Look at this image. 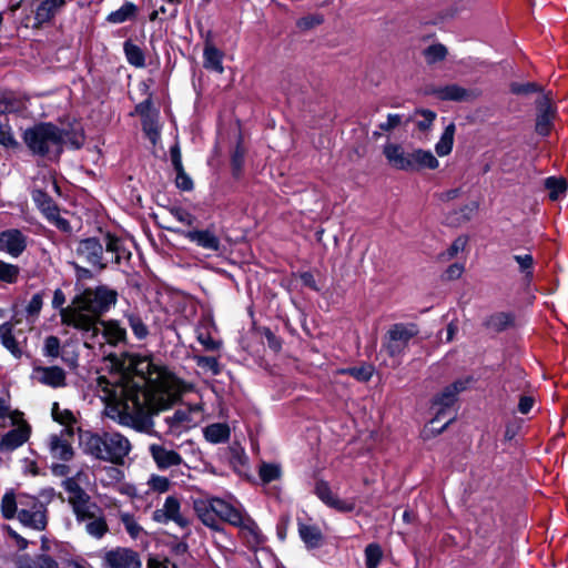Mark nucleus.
I'll return each mask as SVG.
<instances>
[{
	"instance_id": "63",
	"label": "nucleus",
	"mask_w": 568,
	"mask_h": 568,
	"mask_svg": "<svg viewBox=\"0 0 568 568\" xmlns=\"http://www.w3.org/2000/svg\"><path fill=\"white\" fill-rule=\"evenodd\" d=\"M104 246H105L106 252L115 254V257H114L115 262H119L120 251H121V241L118 237L108 234L105 236Z\"/></svg>"
},
{
	"instance_id": "45",
	"label": "nucleus",
	"mask_w": 568,
	"mask_h": 568,
	"mask_svg": "<svg viewBox=\"0 0 568 568\" xmlns=\"http://www.w3.org/2000/svg\"><path fill=\"white\" fill-rule=\"evenodd\" d=\"M383 552L378 545L369 544L365 549L367 568H376L381 564Z\"/></svg>"
},
{
	"instance_id": "46",
	"label": "nucleus",
	"mask_w": 568,
	"mask_h": 568,
	"mask_svg": "<svg viewBox=\"0 0 568 568\" xmlns=\"http://www.w3.org/2000/svg\"><path fill=\"white\" fill-rule=\"evenodd\" d=\"M467 244V237L459 236L457 237L452 245L447 248L446 252L440 254V260L446 262L454 258L459 252L464 251Z\"/></svg>"
},
{
	"instance_id": "8",
	"label": "nucleus",
	"mask_w": 568,
	"mask_h": 568,
	"mask_svg": "<svg viewBox=\"0 0 568 568\" xmlns=\"http://www.w3.org/2000/svg\"><path fill=\"white\" fill-rule=\"evenodd\" d=\"M418 334L416 324H394L387 332L385 349L390 356L400 355L407 347L408 342Z\"/></svg>"
},
{
	"instance_id": "2",
	"label": "nucleus",
	"mask_w": 568,
	"mask_h": 568,
	"mask_svg": "<svg viewBox=\"0 0 568 568\" xmlns=\"http://www.w3.org/2000/svg\"><path fill=\"white\" fill-rule=\"evenodd\" d=\"M116 303V292L104 286L87 288L77 294L72 303L60 311L61 322L94 338L99 335L100 317Z\"/></svg>"
},
{
	"instance_id": "16",
	"label": "nucleus",
	"mask_w": 568,
	"mask_h": 568,
	"mask_svg": "<svg viewBox=\"0 0 568 568\" xmlns=\"http://www.w3.org/2000/svg\"><path fill=\"white\" fill-rule=\"evenodd\" d=\"M149 453L156 467L161 470L180 466L183 463V458L178 452L164 445L151 444L149 446Z\"/></svg>"
},
{
	"instance_id": "7",
	"label": "nucleus",
	"mask_w": 568,
	"mask_h": 568,
	"mask_svg": "<svg viewBox=\"0 0 568 568\" xmlns=\"http://www.w3.org/2000/svg\"><path fill=\"white\" fill-rule=\"evenodd\" d=\"M217 521H225L241 529L250 542L262 541V534L257 524L247 515L242 514L223 499L217 498Z\"/></svg>"
},
{
	"instance_id": "36",
	"label": "nucleus",
	"mask_w": 568,
	"mask_h": 568,
	"mask_svg": "<svg viewBox=\"0 0 568 568\" xmlns=\"http://www.w3.org/2000/svg\"><path fill=\"white\" fill-rule=\"evenodd\" d=\"M513 323V316L508 313H497L491 315L487 322L486 325L488 328L500 332L506 329L508 326H510Z\"/></svg>"
},
{
	"instance_id": "32",
	"label": "nucleus",
	"mask_w": 568,
	"mask_h": 568,
	"mask_svg": "<svg viewBox=\"0 0 568 568\" xmlns=\"http://www.w3.org/2000/svg\"><path fill=\"white\" fill-rule=\"evenodd\" d=\"M119 519L131 538L138 539L146 535L144 528L140 525V523L132 514L126 511H120Z\"/></svg>"
},
{
	"instance_id": "18",
	"label": "nucleus",
	"mask_w": 568,
	"mask_h": 568,
	"mask_svg": "<svg viewBox=\"0 0 568 568\" xmlns=\"http://www.w3.org/2000/svg\"><path fill=\"white\" fill-rule=\"evenodd\" d=\"M383 154L394 169L410 171L412 151H406L403 145L398 143H387L384 145Z\"/></svg>"
},
{
	"instance_id": "11",
	"label": "nucleus",
	"mask_w": 568,
	"mask_h": 568,
	"mask_svg": "<svg viewBox=\"0 0 568 568\" xmlns=\"http://www.w3.org/2000/svg\"><path fill=\"white\" fill-rule=\"evenodd\" d=\"M73 428H63L60 434H52L48 439V447L52 458L69 462L74 452L71 445Z\"/></svg>"
},
{
	"instance_id": "55",
	"label": "nucleus",
	"mask_w": 568,
	"mask_h": 568,
	"mask_svg": "<svg viewBox=\"0 0 568 568\" xmlns=\"http://www.w3.org/2000/svg\"><path fill=\"white\" fill-rule=\"evenodd\" d=\"M142 126L150 141L155 143L159 138V130L154 115L143 119Z\"/></svg>"
},
{
	"instance_id": "50",
	"label": "nucleus",
	"mask_w": 568,
	"mask_h": 568,
	"mask_svg": "<svg viewBox=\"0 0 568 568\" xmlns=\"http://www.w3.org/2000/svg\"><path fill=\"white\" fill-rule=\"evenodd\" d=\"M1 511L4 518L11 519L17 513V501L13 494H6L1 501Z\"/></svg>"
},
{
	"instance_id": "38",
	"label": "nucleus",
	"mask_w": 568,
	"mask_h": 568,
	"mask_svg": "<svg viewBox=\"0 0 568 568\" xmlns=\"http://www.w3.org/2000/svg\"><path fill=\"white\" fill-rule=\"evenodd\" d=\"M48 207L44 209V214L47 217L52 221L60 230L68 232L70 231L69 222L61 217L57 206L52 203V201H47Z\"/></svg>"
},
{
	"instance_id": "35",
	"label": "nucleus",
	"mask_w": 568,
	"mask_h": 568,
	"mask_svg": "<svg viewBox=\"0 0 568 568\" xmlns=\"http://www.w3.org/2000/svg\"><path fill=\"white\" fill-rule=\"evenodd\" d=\"M136 10L138 9L134 3L126 1L121 6V8L112 11L106 19L111 23H122L134 17Z\"/></svg>"
},
{
	"instance_id": "13",
	"label": "nucleus",
	"mask_w": 568,
	"mask_h": 568,
	"mask_svg": "<svg viewBox=\"0 0 568 568\" xmlns=\"http://www.w3.org/2000/svg\"><path fill=\"white\" fill-rule=\"evenodd\" d=\"M75 253L78 258L91 266H97L100 270L105 267L102 262L103 245L95 239L81 241L75 248Z\"/></svg>"
},
{
	"instance_id": "21",
	"label": "nucleus",
	"mask_w": 568,
	"mask_h": 568,
	"mask_svg": "<svg viewBox=\"0 0 568 568\" xmlns=\"http://www.w3.org/2000/svg\"><path fill=\"white\" fill-rule=\"evenodd\" d=\"M179 232L191 242L206 251L217 252L221 247V241L219 236L211 230H192L187 232Z\"/></svg>"
},
{
	"instance_id": "6",
	"label": "nucleus",
	"mask_w": 568,
	"mask_h": 568,
	"mask_svg": "<svg viewBox=\"0 0 568 568\" xmlns=\"http://www.w3.org/2000/svg\"><path fill=\"white\" fill-rule=\"evenodd\" d=\"M465 388L466 383L457 381L445 387L442 393L435 397L434 407H436V413L429 425L423 430L425 438L440 434L455 419V413L450 410V407L454 405L457 394Z\"/></svg>"
},
{
	"instance_id": "44",
	"label": "nucleus",
	"mask_w": 568,
	"mask_h": 568,
	"mask_svg": "<svg viewBox=\"0 0 568 568\" xmlns=\"http://www.w3.org/2000/svg\"><path fill=\"white\" fill-rule=\"evenodd\" d=\"M245 149L239 143L231 156L232 172L239 178L244 164Z\"/></svg>"
},
{
	"instance_id": "40",
	"label": "nucleus",
	"mask_w": 568,
	"mask_h": 568,
	"mask_svg": "<svg viewBox=\"0 0 568 568\" xmlns=\"http://www.w3.org/2000/svg\"><path fill=\"white\" fill-rule=\"evenodd\" d=\"M126 320L132 332L139 339H143L148 336L149 329L139 315L130 313L126 315Z\"/></svg>"
},
{
	"instance_id": "53",
	"label": "nucleus",
	"mask_w": 568,
	"mask_h": 568,
	"mask_svg": "<svg viewBox=\"0 0 568 568\" xmlns=\"http://www.w3.org/2000/svg\"><path fill=\"white\" fill-rule=\"evenodd\" d=\"M19 274L18 266L0 261V281L12 283Z\"/></svg>"
},
{
	"instance_id": "9",
	"label": "nucleus",
	"mask_w": 568,
	"mask_h": 568,
	"mask_svg": "<svg viewBox=\"0 0 568 568\" xmlns=\"http://www.w3.org/2000/svg\"><path fill=\"white\" fill-rule=\"evenodd\" d=\"M18 519L23 526L43 530L47 527L45 506L36 498H30L26 507L18 510Z\"/></svg>"
},
{
	"instance_id": "4",
	"label": "nucleus",
	"mask_w": 568,
	"mask_h": 568,
	"mask_svg": "<svg viewBox=\"0 0 568 568\" xmlns=\"http://www.w3.org/2000/svg\"><path fill=\"white\" fill-rule=\"evenodd\" d=\"M85 454L116 465H123L131 452L130 440L118 432L90 433L81 436Z\"/></svg>"
},
{
	"instance_id": "37",
	"label": "nucleus",
	"mask_w": 568,
	"mask_h": 568,
	"mask_svg": "<svg viewBox=\"0 0 568 568\" xmlns=\"http://www.w3.org/2000/svg\"><path fill=\"white\" fill-rule=\"evenodd\" d=\"M545 186L549 190V197L556 201L567 190V182L562 178L550 176L545 180Z\"/></svg>"
},
{
	"instance_id": "54",
	"label": "nucleus",
	"mask_w": 568,
	"mask_h": 568,
	"mask_svg": "<svg viewBox=\"0 0 568 568\" xmlns=\"http://www.w3.org/2000/svg\"><path fill=\"white\" fill-rule=\"evenodd\" d=\"M510 91L515 94L527 95V94H530L534 92H541L542 89L534 82H527V83L514 82L510 84Z\"/></svg>"
},
{
	"instance_id": "28",
	"label": "nucleus",
	"mask_w": 568,
	"mask_h": 568,
	"mask_svg": "<svg viewBox=\"0 0 568 568\" xmlns=\"http://www.w3.org/2000/svg\"><path fill=\"white\" fill-rule=\"evenodd\" d=\"M298 534L307 548H317L323 542V534L315 525L298 523Z\"/></svg>"
},
{
	"instance_id": "41",
	"label": "nucleus",
	"mask_w": 568,
	"mask_h": 568,
	"mask_svg": "<svg viewBox=\"0 0 568 568\" xmlns=\"http://www.w3.org/2000/svg\"><path fill=\"white\" fill-rule=\"evenodd\" d=\"M124 51H125L128 61L132 65H135L139 68L144 65V54L138 45L126 42L124 44Z\"/></svg>"
},
{
	"instance_id": "64",
	"label": "nucleus",
	"mask_w": 568,
	"mask_h": 568,
	"mask_svg": "<svg viewBox=\"0 0 568 568\" xmlns=\"http://www.w3.org/2000/svg\"><path fill=\"white\" fill-rule=\"evenodd\" d=\"M514 260L518 263L521 272H528L534 264V258L530 254L514 255Z\"/></svg>"
},
{
	"instance_id": "57",
	"label": "nucleus",
	"mask_w": 568,
	"mask_h": 568,
	"mask_svg": "<svg viewBox=\"0 0 568 568\" xmlns=\"http://www.w3.org/2000/svg\"><path fill=\"white\" fill-rule=\"evenodd\" d=\"M149 486L158 491L165 493L169 490L170 481L166 477L160 475H152L148 481Z\"/></svg>"
},
{
	"instance_id": "22",
	"label": "nucleus",
	"mask_w": 568,
	"mask_h": 568,
	"mask_svg": "<svg viewBox=\"0 0 568 568\" xmlns=\"http://www.w3.org/2000/svg\"><path fill=\"white\" fill-rule=\"evenodd\" d=\"M0 248L19 256L26 248V239L19 230H7L0 234Z\"/></svg>"
},
{
	"instance_id": "15",
	"label": "nucleus",
	"mask_w": 568,
	"mask_h": 568,
	"mask_svg": "<svg viewBox=\"0 0 568 568\" xmlns=\"http://www.w3.org/2000/svg\"><path fill=\"white\" fill-rule=\"evenodd\" d=\"M432 93L444 101H473L480 95L478 89H466L458 84H448L432 90Z\"/></svg>"
},
{
	"instance_id": "29",
	"label": "nucleus",
	"mask_w": 568,
	"mask_h": 568,
	"mask_svg": "<svg viewBox=\"0 0 568 568\" xmlns=\"http://www.w3.org/2000/svg\"><path fill=\"white\" fill-rule=\"evenodd\" d=\"M68 501L72 506L77 517L84 516L88 509L95 508L94 505L90 504V496L82 488L75 493L69 494Z\"/></svg>"
},
{
	"instance_id": "25",
	"label": "nucleus",
	"mask_w": 568,
	"mask_h": 568,
	"mask_svg": "<svg viewBox=\"0 0 568 568\" xmlns=\"http://www.w3.org/2000/svg\"><path fill=\"white\" fill-rule=\"evenodd\" d=\"M65 4V0H40L36 8L34 24L39 29L48 22L55 12Z\"/></svg>"
},
{
	"instance_id": "27",
	"label": "nucleus",
	"mask_w": 568,
	"mask_h": 568,
	"mask_svg": "<svg viewBox=\"0 0 568 568\" xmlns=\"http://www.w3.org/2000/svg\"><path fill=\"white\" fill-rule=\"evenodd\" d=\"M439 165L438 160L429 150L414 149L410 156V171L422 169L435 170Z\"/></svg>"
},
{
	"instance_id": "19",
	"label": "nucleus",
	"mask_w": 568,
	"mask_h": 568,
	"mask_svg": "<svg viewBox=\"0 0 568 568\" xmlns=\"http://www.w3.org/2000/svg\"><path fill=\"white\" fill-rule=\"evenodd\" d=\"M32 376L39 383L53 388L63 387L65 385V373L59 366L34 367Z\"/></svg>"
},
{
	"instance_id": "24",
	"label": "nucleus",
	"mask_w": 568,
	"mask_h": 568,
	"mask_svg": "<svg viewBox=\"0 0 568 568\" xmlns=\"http://www.w3.org/2000/svg\"><path fill=\"white\" fill-rule=\"evenodd\" d=\"M197 413L199 408L196 407L179 408L178 410L174 412L172 416H168L165 418V422L169 425V429L171 432H179L182 428H186L191 424L195 423L194 414Z\"/></svg>"
},
{
	"instance_id": "34",
	"label": "nucleus",
	"mask_w": 568,
	"mask_h": 568,
	"mask_svg": "<svg viewBox=\"0 0 568 568\" xmlns=\"http://www.w3.org/2000/svg\"><path fill=\"white\" fill-rule=\"evenodd\" d=\"M204 436L211 443H223L229 439L230 428L225 424H212L205 428Z\"/></svg>"
},
{
	"instance_id": "30",
	"label": "nucleus",
	"mask_w": 568,
	"mask_h": 568,
	"mask_svg": "<svg viewBox=\"0 0 568 568\" xmlns=\"http://www.w3.org/2000/svg\"><path fill=\"white\" fill-rule=\"evenodd\" d=\"M204 68L215 71L217 73L223 72L222 57L223 53L215 48L212 43H206L204 48Z\"/></svg>"
},
{
	"instance_id": "10",
	"label": "nucleus",
	"mask_w": 568,
	"mask_h": 568,
	"mask_svg": "<svg viewBox=\"0 0 568 568\" xmlns=\"http://www.w3.org/2000/svg\"><path fill=\"white\" fill-rule=\"evenodd\" d=\"M102 559L110 568H140L142 565L138 552L125 547L104 550Z\"/></svg>"
},
{
	"instance_id": "17",
	"label": "nucleus",
	"mask_w": 568,
	"mask_h": 568,
	"mask_svg": "<svg viewBox=\"0 0 568 568\" xmlns=\"http://www.w3.org/2000/svg\"><path fill=\"white\" fill-rule=\"evenodd\" d=\"M153 520L161 524L172 520L180 527L189 525V520L180 514L179 500L173 496L166 497L163 507L153 513Z\"/></svg>"
},
{
	"instance_id": "14",
	"label": "nucleus",
	"mask_w": 568,
	"mask_h": 568,
	"mask_svg": "<svg viewBox=\"0 0 568 568\" xmlns=\"http://www.w3.org/2000/svg\"><path fill=\"white\" fill-rule=\"evenodd\" d=\"M217 498H194L193 508L199 519L203 525L213 529L220 530V524L217 521Z\"/></svg>"
},
{
	"instance_id": "20",
	"label": "nucleus",
	"mask_w": 568,
	"mask_h": 568,
	"mask_svg": "<svg viewBox=\"0 0 568 568\" xmlns=\"http://www.w3.org/2000/svg\"><path fill=\"white\" fill-rule=\"evenodd\" d=\"M315 494L327 506L343 513L352 511L355 508L353 501L342 500L333 494L325 481H318L315 486Z\"/></svg>"
},
{
	"instance_id": "33",
	"label": "nucleus",
	"mask_w": 568,
	"mask_h": 568,
	"mask_svg": "<svg viewBox=\"0 0 568 568\" xmlns=\"http://www.w3.org/2000/svg\"><path fill=\"white\" fill-rule=\"evenodd\" d=\"M455 131L456 126L454 123H449L445 128L439 141L435 145L436 153L439 156H446L452 152Z\"/></svg>"
},
{
	"instance_id": "3",
	"label": "nucleus",
	"mask_w": 568,
	"mask_h": 568,
	"mask_svg": "<svg viewBox=\"0 0 568 568\" xmlns=\"http://www.w3.org/2000/svg\"><path fill=\"white\" fill-rule=\"evenodd\" d=\"M23 139L33 154L42 156H58L62 152L63 145L79 149L84 141L80 130L73 129L68 132L52 123H40L27 129Z\"/></svg>"
},
{
	"instance_id": "52",
	"label": "nucleus",
	"mask_w": 568,
	"mask_h": 568,
	"mask_svg": "<svg viewBox=\"0 0 568 568\" xmlns=\"http://www.w3.org/2000/svg\"><path fill=\"white\" fill-rule=\"evenodd\" d=\"M415 114H419L423 116V120H418L416 122L417 124V128L420 130V131H427L429 130V128L432 126L434 120L436 119V113L432 110H427V109H418L415 111Z\"/></svg>"
},
{
	"instance_id": "5",
	"label": "nucleus",
	"mask_w": 568,
	"mask_h": 568,
	"mask_svg": "<svg viewBox=\"0 0 568 568\" xmlns=\"http://www.w3.org/2000/svg\"><path fill=\"white\" fill-rule=\"evenodd\" d=\"M43 305V294L37 293L32 296L26 307L28 318L23 321L16 313L12 321L0 325V341L1 344L16 357L20 358L22 355V344L26 343V332L31 331L34 318L39 315Z\"/></svg>"
},
{
	"instance_id": "42",
	"label": "nucleus",
	"mask_w": 568,
	"mask_h": 568,
	"mask_svg": "<svg viewBox=\"0 0 568 568\" xmlns=\"http://www.w3.org/2000/svg\"><path fill=\"white\" fill-rule=\"evenodd\" d=\"M342 373L349 374L358 382H367L373 376L374 367L372 365L365 364L357 367L343 369Z\"/></svg>"
},
{
	"instance_id": "51",
	"label": "nucleus",
	"mask_w": 568,
	"mask_h": 568,
	"mask_svg": "<svg viewBox=\"0 0 568 568\" xmlns=\"http://www.w3.org/2000/svg\"><path fill=\"white\" fill-rule=\"evenodd\" d=\"M43 355L53 358L60 355V339L57 336L51 335L45 337Z\"/></svg>"
},
{
	"instance_id": "58",
	"label": "nucleus",
	"mask_w": 568,
	"mask_h": 568,
	"mask_svg": "<svg viewBox=\"0 0 568 568\" xmlns=\"http://www.w3.org/2000/svg\"><path fill=\"white\" fill-rule=\"evenodd\" d=\"M197 364L201 368L211 372L213 375H217L221 372L220 364L215 357H200Z\"/></svg>"
},
{
	"instance_id": "48",
	"label": "nucleus",
	"mask_w": 568,
	"mask_h": 568,
	"mask_svg": "<svg viewBox=\"0 0 568 568\" xmlns=\"http://www.w3.org/2000/svg\"><path fill=\"white\" fill-rule=\"evenodd\" d=\"M52 416L53 419L63 425L64 428H73L72 423L74 422V417L72 413L69 410H60L57 403L53 404Z\"/></svg>"
},
{
	"instance_id": "49",
	"label": "nucleus",
	"mask_w": 568,
	"mask_h": 568,
	"mask_svg": "<svg viewBox=\"0 0 568 568\" xmlns=\"http://www.w3.org/2000/svg\"><path fill=\"white\" fill-rule=\"evenodd\" d=\"M446 54L447 49L440 43L433 44L425 50V57L428 63L440 61L446 57Z\"/></svg>"
},
{
	"instance_id": "59",
	"label": "nucleus",
	"mask_w": 568,
	"mask_h": 568,
	"mask_svg": "<svg viewBox=\"0 0 568 568\" xmlns=\"http://www.w3.org/2000/svg\"><path fill=\"white\" fill-rule=\"evenodd\" d=\"M323 22L322 16L311 14L297 20L296 24L301 30H310Z\"/></svg>"
},
{
	"instance_id": "43",
	"label": "nucleus",
	"mask_w": 568,
	"mask_h": 568,
	"mask_svg": "<svg viewBox=\"0 0 568 568\" xmlns=\"http://www.w3.org/2000/svg\"><path fill=\"white\" fill-rule=\"evenodd\" d=\"M258 474L262 481L267 484L280 478L281 468L278 465L264 463L260 466Z\"/></svg>"
},
{
	"instance_id": "12",
	"label": "nucleus",
	"mask_w": 568,
	"mask_h": 568,
	"mask_svg": "<svg viewBox=\"0 0 568 568\" xmlns=\"http://www.w3.org/2000/svg\"><path fill=\"white\" fill-rule=\"evenodd\" d=\"M536 132L540 135H548L556 116V106L551 102L549 93L541 94L537 101Z\"/></svg>"
},
{
	"instance_id": "26",
	"label": "nucleus",
	"mask_w": 568,
	"mask_h": 568,
	"mask_svg": "<svg viewBox=\"0 0 568 568\" xmlns=\"http://www.w3.org/2000/svg\"><path fill=\"white\" fill-rule=\"evenodd\" d=\"M77 519L85 524V531L94 538H102L109 530L104 517L97 516L91 509H88L84 516L77 517Z\"/></svg>"
},
{
	"instance_id": "39",
	"label": "nucleus",
	"mask_w": 568,
	"mask_h": 568,
	"mask_svg": "<svg viewBox=\"0 0 568 568\" xmlns=\"http://www.w3.org/2000/svg\"><path fill=\"white\" fill-rule=\"evenodd\" d=\"M414 118L413 116H404L402 114H393V113H389L387 115V119L385 122H382L378 128L382 130V131H385V132H389V131H393L395 130L396 128L400 126L402 124H406L410 121H413Z\"/></svg>"
},
{
	"instance_id": "47",
	"label": "nucleus",
	"mask_w": 568,
	"mask_h": 568,
	"mask_svg": "<svg viewBox=\"0 0 568 568\" xmlns=\"http://www.w3.org/2000/svg\"><path fill=\"white\" fill-rule=\"evenodd\" d=\"M176 14V4H169L168 7L162 4L159 7V9L151 12L150 20L155 21L156 19H175Z\"/></svg>"
},
{
	"instance_id": "23",
	"label": "nucleus",
	"mask_w": 568,
	"mask_h": 568,
	"mask_svg": "<svg viewBox=\"0 0 568 568\" xmlns=\"http://www.w3.org/2000/svg\"><path fill=\"white\" fill-rule=\"evenodd\" d=\"M29 435V426L26 423H22L17 428L10 430L2 437L0 442V449L8 452L14 450L28 440Z\"/></svg>"
},
{
	"instance_id": "61",
	"label": "nucleus",
	"mask_w": 568,
	"mask_h": 568,
	"mask_svg": "<svg viewBox=\"0 0 568 568\" xmlns=\"http://www.w3.org/2000/svg\"><path fill=\"white\" fill-rule=\"evenodd\" d=\"M477 204L475 202H471L469 204H466L465 206H463L460 209L459 212H456L455 214L458 215L460 214V216H456L454 222L456 223H464V222H467L470 220V217L475 214V212L477 211Z\"/></svg>"
},
{
	"instance_id": "1",
	"label": "nucleus",
	"mask_w": 568,
	"mask_h": 568,
	"mask_svg": "<svg viewBox=\"0 0 568 568\" xmlns=\"http://www.w3.org/2000/svg\"><path fill=\"white\" fill-rule=\"evenodd\" d=\"M125 371L121 383L99 377V386L119 409L122 424L150 433L154 425L151 415L170 408L180 398L183 384L146 356L131 355Z\"/></svg>"
},
{
	"instance_id": "62",
	"label": "nucleus",
	"mask_w": 568,
	"mask_h": 568,
	"mask_svg": "<svg viewBox=\"0 0 568 568\" xmlns=\"http://www.w3.org/2000/svg\"><path fill=\"white\" fill-rule=\"evenodd\" d=\"M176 172V186L183 191H191L193 189L192 179L185 173L184 168L175 170Z\"/></svg>"
},
{
	"instance_id": "60",
	"label": "nucleus",
	"mask_w": 568,
	"mask_h": 568,
	"mask_svg": "<svg viewBox=\"0 0 568 568\" xmlns=\"http://www.w3.org/2000/svg\"><path fill=\"white\" fill-rule=\"evenodd\" d=\"M170 213L176 221L189 226L193 225L195 221V217L192 214L181 207H172Z\"/></svg>"
},
{
	"instance_id": "56",
	"label": "nucleus",
	"mask_w": 568,
	"mask_h": 568,
	"mask_svg": "<svg viewBox=\"0 0 568 568\" xmlns=\"http://www.w3.org/2000/svg\"><path fill=\"white\" fill-rule=\"evenodd\" d=\"M0 144L7 148H13L18 144L7 122L0 123Z\"/></svg>"
},
{
	"instance_id": "31",
	"label": "nucleus",
	"mask_w": 568,
	"mask_h": 568,
	"mask_svg": "<svg viewBox=\"0 0 568 568\" xmlns=\"http://www.w3.org/2000/svg\"><path fill=\"white\" fill-rule=\"evenodd\" d=\"M99 324L103 326V337L109 344L116 345L118 343L123 342L125 339L126 332L116 322L100 321Z\"/></svg>"
}]
</instances>
